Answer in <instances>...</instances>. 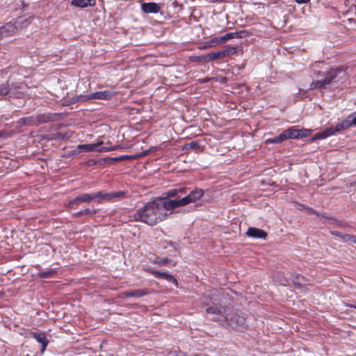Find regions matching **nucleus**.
Segmentation results:
<instances>
[{"instance_id": "1", "label": "nucleus", "mask_w": 356, "mask_h": 356, "mask_svg": "<svg viewBox=\"0 0 356 356\" xmlns=\"http://www.w3.org/2000/svg\"><path fill=\"white\" fill-rule=\"evenodd\" d=\"M171 204V199L158 197L146 203L142 208L137 210L134 218L148 225L153 226L163 221L174 210Z\"/></svg>"}, {"instance_id": "2", "label": "nucleus", "mask_w": 356, "mask_h": 356, "mask_svg": "<svg viewBox=\"0 0 356 356\" xmlns=\"http://www.w3.org/2000/svg\"><path fill=\"white\" fill-rule=\"evenodd\" d=\"M33 17L25 18L24 16L19 17L14 22H8L0 27V40L3 38L13 35L18 29L27 27L32 22Z\"/></svg>"}, {"instance_id": "3", "label": "nucleus", "mask_w": 356, "mask_h": 356, "mask_svg": "<svg viewBox=\"0 0 356 356\" xmlns=\"http://www.w3.org/2000/svg\"><path fill=\"white\" fill-rule=\"evenodd\" d=\"M204 194V191L202 188H195L191 191L188 195L181 198L176 200H171V204L173 209L178 207L186 206L191 203H195L198 201Z\"/></svg>"}, {"instance_id": "4", "label": "nucleus", "mask_w": 356, "mask_h": 356, "mask_svg": "<svg viewBox=\"0 0 356 356\" xmlns=\"http://www.w3.org/2000/svg\"><path fill=\"white\" fill-rule=\"evenodd\" d=\"M341 72L342 70L338 67L330 70L325 73L323 79L312 81L310 85V88H326L327 86L330 85L333 81V80Z\"/></svg>"}, {"instance_id": "5", "label": "nucleus", "mask_w": 356, "mask_h": 356, "mask_svg": "<svg viewBox=\"0 0 356 356\" xmlns=\"http://www.w3.org/2000/svg\"><path fill=\"white\" fill-rule=\"evenodd\" d=\"M115 95V92L111 90H104V91H97L91 93L88 95H79L74 97H72L70 99V104H75L79 102H84L90 99H104L108 100L111 99Z\"/></svg>"}, {"instance_id": "6", "label": "nucleus", "mask_w": 356, "mask_h": 356, "mask_svg": "<svg viewBox=\"0 0 356 356\" xmlns=\"http://www.w3.org/2000/svg\"><path fill=\"white\" fill-rule=\"evenodd\" d=\"M126 193L124 191H118L106 193L104 191H98L92 193L93 201L97 200L99 204L104 202H111L115 199H121L124 197Z\"/></svg>"}, {"instance_id": "7", "label": "nucleus", "mask_w": 356, "mask_h": 356, "mask_svg": "<svg viewBox=\"0 0 356 356\" xmlns=\"http://www.w3.org/2000/svg\"><path fill=\"white\" fill-rule=\"evenodd\" d=\"M206 312L207 314L216 315L217 316L214 320L217 321H228L229 316L232 314V309L231 308H225L217 305L208 307Z\"/></svg>"}, {"instance_id": "8", "label": "nucleus", "mask_w": 356, "mask_h": 356, "mask_svg": "<svg viewBox=\"0 0 356 356\" xmlns=\"http://www.w3.org/2000/svg\"><path fill=\"white\" fill-rule=\"evenodd\" d=\"M30 336L34 338L38 343L41 344V353H43L49 343L44 332H31Z\"/></svg>"}, {"instance_id": "9", "label": "nucleus", "mask_w": 356, "mask_h": 356, "mask_svg": "<svg viewBox=\"0 0 356 356\" xmlns=\"http://www.w3.org/2000/svg\"><path fill=\"white\" fill-rule=\"evenodd\" d=\"M352 126L356 127V115H349L346 118L337 124V130H345Z\"/></svg>"}, {"instance_id": "10", "label": "nucleus", "mask_w": 356, "mask_h": 356, "mask_svg": "<svg viewBox=\"0 0 356 356\" xmlns=\"http://www.w3.org/2000/svg\"><path fill=\"white\" fill-rule=\"evenodd\" d=\"M337 125L334 127H328L325 129V130L318 132L316 134L314 137L312 138V140H321L326 138L329 136H331L332 135H334L336 133L341 131V130H337Z\"/></svg>"}, {"instance_id": "11", "label": "nucleus", "mask_w": 356, "mask_h": 356, "mask_svg": "<svg viewBox=\"0 0 356 356\" xmlns=\"http://www.w3.org/2000/svg\"><path fill=\"white\" fill-rule=\"evenodd\" d=\"M141 10L144 13H158L161 10V6L155 2L143 3Z\"/></svg>"}, {"instance_id": "12", "label": "nucleus", "mask_w": 356, "mask_h": 356, "mask_svg": "<svg viewBox=\"0 0 356 356\" xmlns=\"http://www.w3.org/2000/svg\"><path fill=\"white\" fill-rule=\"evenodd\" d=\"M92 201V193H83L70 201L69 206L70 207H73L74 205L77 204L79 202L90 203Z\"/></svg>"}, {"instance_id": "13", "label": "nucleus", "mask_w": 356, "mask_h": 356, "mask_svg": "<svg viewBox=\"0 0 356 356\" xmlns=\"http://www.w3.org/2000/svg\"><path fill=\"white\" fill-rule=\"evenodd\" d=\"M305 131V130L303 129H295L294 127H290L285 130L284 131H283L282 133L283 134L285 135L286 140L292 138L296 139L303 137L305 136V134H303Z\"/></svg>"}, {"instance_id": "14", "label": "nucleus", "mask_w": 356, "mask_h": 356, "mask_svg": "<svg viewBox=\"0 0 356 356\" xmlns=\"http://www.w3.org/2000/svg\"><path fill=\"white\" fill-rule=\"evenodd\" d=\"M223 58H224L222 50L218 51H212L207 54L202 55L200 57V60L205 63H209L219 59L221 60Z\"/></svg>"}, {"instance_id": "15", "label": "nucleus", "mask_w": 356, "mask_h": 356, "mask_svg": "<svg viewBox=\"0 0 356 356\" xmlns=\"http://www.w3.org/2000/svg\"><path fill=\"white\" fill-rule=\"evenodd\" d=\"M226 322L233 327L243 326L245 324V318L238 314H234L233 316H229V321Z\"/></svg>"}, {"instance_id": "16", "label": "nucleus", "mask_w": 356, "mask_h": 356, "mask_svg": "<svg viewBox=\"0 0 356 356\" xmlns=\"http://www.w3.org/2000/svg\"><path fill=\"white\" fill-rule=\"evenodd\" d=\"M149 293V291L147 289H137L124 291L122 293V296L125 297L141 298Z\"/></svg>"}, {"instance_id": "17", "label": "nucleus", "mask_w": 356, "mask_h": 356, "mask_svg": "<svg viewBox=\"0 0 356 356\" xmlns=\"http://www.w3.org/2000/svg\"><path fill=\"white\" fill-rule=\"evenodd\" d=\"M247 234L248 236L257 238H266L267 236V234L264 230L256 227H250Z\"/></svg>"}, {"instance_id": "18", "label": "nucleus", "mask_w": 356, "mask_h": 356, "mask_svg": "<svg viewBox=\"0 0 356 356\" xmlns=\"http://www.w3.org/2000/svg\"><path fill=\"white\" fill-rule=\"evenodd\" d=\"M103 144V141H99L97 143L94 144H88V152H106L112 150L111 148L102 147H99Z\"/></svg>"}, {"instance_id": "19", "label": "nucleus", "mask_w": 356, "mask_h": 356, "mask_svg": "<svg viewBox=\"0 0 356 356\" xmlns=\"http://www.w3.org/2000/svg\"><path fill=\"white\" fill-rule=\"evenodd\" d=\"M293 282L298 289H302L304 286L308 284L307 279L301 275H296L293 278Z\"/></svg>"}, {"instance_id": "20", "label": "nucleus", "mask_w": 356, "mask_h": 356, "mask_svg": "<svg viewBox=\"0 0 356 356\" xmlns=\"http://www.w3.org/2000/svg\"><path fill=\"white\" fill-rule=\"evenodd\" d=\"M52 118L49 114H39L35 116V126H38L41 124H44L50 122Z\"/></svg>"}, {"instance_id": "21", "label": "nucleus", "mask_w": 356, "mask_h": 356, "mask_svg": "<svg viewBox=\"0 0 356 356\" xmlns=\"http://www.w3.org/2000/svg\"><path fill=\"white\" fill-rule=\"evenodd\" d=\"M227 42V39L225 35L218 36L211 38L209 41L207 42L209 46L210 47H215L218 44H222Z\"/></svg>"}, {"instance_id": "22", "label": "nucleus", "mask_w": 356, "mask_h": 356, "mask_svg": "<svg viewBox=\"0 0 356 356\" xmlns=\"http://www.w3.org/2000/svg\"><path fill=\"white\" fill-rule=\"evenodd\" d=\"M241 47L236 46V47H229L225 49L222 50L223 58H225L227 56L236 54L239 50H241Z\"/></svg>"}, {"instance_id": "23", "label": "nucleus", "mask_w": 356, "mask_h": 356, "mask_svg": "<svg viewBox=\"0 0 356 356\" xmlns=\"http://www.w3.org/2000/svg\"><path fill=\"white\" fill-rule=\"evenodd\" d=\"M57 274V270L56 269H51L47 271H41L38 274V276L41 279H48L55 277V275Z\"/></svg>"}, {"instance_id": "24", "label": "nucleus", "mask_w": 356, "mask_h": 356, "mask_svg": "<svg viewBox=\"0 0 356 356\" xmlns=\"http://www.w3.org/2000/svg\"><path fill=\"white\" fill-rule=\"evenodd\" d=\"M187 193V188L185 187L175 188L168 191L165 193L167 197H175L179 194H186Z\"/></svg>"}, {"instance_id": "25", "label": "nucleus", "mask_w": 356, "mask_h": 356, "mask_svg": "<svg viewBox=\"0 0 356 356\" xmlns=\"http://www.w3.org/2000/svg\"><path fill=\"white\" fill-rule=\"evenodd\" d=\"M19 123L23 126H35V117L29 116L22 118L19 120Z\"/></svg>"}, {"instance_id": "26", "label": "nucleus", "mask_w": 356, "mask_h": 356, "mask_svg": "<svg viewBox=\"0 0 356 356\" xmlns=\"http://www.w3.org/2000/svg\"><path fill=\"white\" fill-rule=\"evenodd\" d=\"M284 140H286V136L282 133L277 137L267 139L265 143L266 144H277L281 143Z\"/></svg>"}, {"instance_id": "27", "label": "nucleus", "mask_w": 356, "mask_h": 356, "mask_svg": "<svg viewBox=\"0 0 356 356\" xmlns=\"http://www.w3.org/2000/svg\"><path fill=\"white\" fill-rule=\"evenodd\" d=\"M159 279H165L166 280L172 282L176 286H178V281L172 275L165 272L162 271Z\"/></svg>"}, {"instance_id": "28", "label": "nucleus", "mask_w": 356, "mask_h": 356, "mask_svg": "<svg viewBox=\"0 0 356 356\" xmlns=\"http://www.w3.org/2000/svg\"><path fill=\"white\" fill-rule=\"evenodd\" d=\"M10 90V85L8 83L0 84V96L7 95Z\"/></svg>"}, {"instance_id": "29", "label": "nucleus", "mask_w": 356, "mask_h": 356, "mask_svg": "<svg viewBox=\"0 0 356 356\" xmlns=\"http://www.w3.org/2000/svg\"><path fill=\"white\" fill-rule=\"evenodd\" d=\"M169 261H170V259L167 257H164V258L156 257L154 259V263L156 264H158L159 266H165V265H167Z\"/></svg>"}, {"instance_id": "30", "label": "nucleus", "mask_w": 356, "mask_h": 356, "mask_svg": "<svg viewBox=\"0 0 356 356\" xmlns=\"http://www.w3.org/2000/svg\"><path fill=\"white\" fill-rule=\"evenodd\" d=\"M92 213H96V211L94 210L93 211H92L90 209H83V210L78 211L77 213H74V215L76 217H79L82 215H88Z\"/></svg>"}, {"instance_id": "31", "label": "nucleus", "mask_w": 356, "mask_h": 356, "mask_svg": "<svg viewBox=\"0 0 356 356\" xmlns=\"http://www.w3.org/2000/svg\"><path fill=\"white\" fill-rule=\"evenodd\" d=\"M238 35L239 38H245L249 36H252V33H249L248 31V29H243L241 31H238Z\"/></svg>"}, {"instance_id": "32", "label": "nucleus", "mask_w": 356, "mask_h": 356, "mask_svg": "<svg viewBox=\"0 0 356 356\" xmlns=\"http://www.w3.org/2000/svg\"><path fill=\"white\" fill-rule=\"evenodd\" d=\"M227 41L233 38H239L238 32L227 33L225 34Z\"/></svg>"}, {"instance_id": "33", "label": "nucleus", "mask_w": 356, "mask_h": 356, "mask_svg": "<svg viewBox=\"0 0 356 356\" xmlns=\"http://www.w3.org/2000/svg\"><path fill=\"white\" fill-rule=\"evenodd\" d=\"M129 159H130V156H127V155H122L118 157L109 158L110 160L113 161H124V160H127Z\"/></svg>"}, {"instance_id": "34", "label": "nucleus", "mask_w": 356, "mask_h": 356, "mask_svg": "<svg viewBox=\"0 0 356 356\" xmlns=\"http://www.w3.org/2000/svg\"><path fill=\"white\" fill-rule=\"evenodd\" d=\"M147 271H148L149 273L153 275L155 277L159 279L161 274L162 271L154 270V269H147Z\"/></svg>"}, {"instance_id": "35", "label": "nucleus", "mask_w": 356, "mask_h": 356, "mask_svg": "<svg viewBox=\"0 0 356 356\" xmlns=\"http://www.w3.org/2000/svg\"><path fill=\"white\" fill-rule=\"evenodd\" d=\"M76 149L78 150V153L81 152H88V144L79 145L76 147Z\"/></svg>"}, {"instance_id": "36", "label": "nucleus", "mask_w": 356, "mask_h": 356, "mask_svg": "<svg viewBox=\"0 0 356 356\" xmlns=\"http://www.w3.org/2000/svg\"><path fill=\"white\" fill-rule=\"evenodd\" d=\"M248 31L249 33H252V35L258 37V36H260V35H261V31L254 28H250V29H248Z\"/></svg>"}, {"instance_id": "37", "label": "nucleus", "mask_w": 356, "mask_h": 356, "mask_svg": "<svg viewBox=\"0 0 356 356\" xmlns=\"http://www.w3.org/2000/svg\"><path fill=\"white\" fill-rule=\"evenodd\" d=\"M188 145L191 148V149H197L200 147V143L197 142V141H192L190 143L188 144Z\"/></svg>"}, {"instance_id": "38", "label": "nucleus", "mask_w": 356, "mask_h": 356, "mask_svg": "<svg viewBox=\"0 0 356 356\" xmlns=\"http://www.w3.org/2000/svg\"><path fill=\"white\" fill-rule=\"evenodd\" d=\"M351 238H353V235L350 234H342L341 239L345 242L350 241Z\"/></svg>"}, {"instance_id": "39", "label": "nucleus", "mask_w": 356, "mask_h": 356, "mask_svg": "<svg viewBox=\"0 0 356 356\" xmlns=\"http://www.w3.org/2000/svg\"><path fill=\"white\" fill-rule=\"evenodd\" d=\"M330 234L333 236H337L340 238H341V236L343 234H341V232H338V231H331L330 232Z\"/></svg>"}, {"instance_id": "40", "label": "nucleus", "mask_w": 356, "mask_h": 356, "mask_svg": "<svg viewBox=\"0 0 356 356\" xmlns=\"http://www.w3.org/2000/svg\"><path fill=\"white\" fill-rule=\"evenodd\" d=\"M307 212L309 214H316V215H318L317 212L315 210H314L313 209L310 208V207L307 208Z\"/></svg>"}, {"instance_id": "41", "label": "nucleus", "mask_w": 356, "mask_h": 356, "mask_svg": "<svg viewBox=\"0 0 356 356\" xmlns=\"http://www.w3.org/2000/svg\"><path fill=\"white\" fill-rule=\"evenodd\" d=\"M297 3L303 4L307 3L310 1V0H294Z\"/></svg>"}, {"instance_id": "42", "label": "nucleus", "mask_w": 356, "mask_h": 356, "mask_svg": "<svg viewBox=\"0 0 356 356\" xmlns=\"http://www.w3.org/2000/svg\"><path fill=\"white\" fill-rule=\"evenodd\" d=\"M328 219L330 220L332 224H334L336 225H339L340 224V222L337 220H334L333 218H328Z\"/></svg>"}, {"instance_id": "43", "label": "nucleus", "mask_w": 356, "mask_h": 356, "mask_svg": "<svg viewBox=\"0 0 356 356\" xmlns=\"http://www.w3.org/2000/svg\"><path fill=\"white\" fill-rule=\"evenodd\" d=\"M6 135V132L4 130L0 131V138L4 137Z\"/></svg>"}, {"instance_id": "44", "label": "nucleus", "mask_w": 356, "mask_h": 356, "mask_svg": "<svg viewBox=\"0 0 356 356\" xmlns=\"http://www.w3.org/2000/svg\"><path fill=\"white\" fill-rule=\"evenodd\" d=\"M350 241H352L354 243H356V236L353 235V238H351Z\"/></svg>"}, {"instance_id": "45", "label": "nucleus", "mask_w": 356, "mask_h": 356, "mask_svg": "<svg viewBox=\"0 0 356 356\" xmlns=\"http://www.w3.org/2000/svg\"><path fill=\"white\" fill-rule=\"evenodd\" d=\"M352 185H354V186L356 185V180L352 184Z\"/></svg>"}]
</instances>
